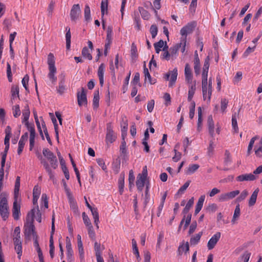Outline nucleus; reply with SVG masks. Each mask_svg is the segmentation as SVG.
Here are the masks:
<instances>
[{
    "label": "nucleus",
    "mask_w": 262,
    "mask_h": 262,
    "mask_svg": "<svg viewBox=\"0 0 262 262\" xmlns=\"http://www.w3.org/2000/svg\"><path fill=\"white\" fill-rule=\"evenodd\" d=\"M13 115L15 118H17L20 115V110L19 105H14L12 108Z\"/></svg>",
    "instance_id": "6e6d98bb"
},
{
    "label": "nucleus",
    "mask_w": 262,
    "mask_h": 262,
    "mask_svg": "<svg viewBox=\"0 0 262 262\" xmlns=\"http://www.w3.org/2000/svg\"><path fill=\"white\" fill-rule=\"evenodd\" d=\"M77 100L79 106L87 104L86 92L83 88H82L81 92L80 93L79 92L77 93Z\"/></svg>",
    "instance_id": "ddd939ff"
},
{
    "label": "nucleus",
    "mask_w": 262,
    "mask_h": 262,
    "mask_svg": "<svg viewBox=\"0 0 262 262\" xmlns=\"http://www.w3.org/2000/svg\"><path fill=\"white\" fill-rule=\"evenodd\" d=\"M221 233L217 232L209 240L207 243V248L209 250H211L215 247L221 237Z\"/></svg>",
    "instance_id": "9b49d317"
},
{
    "label": "nucleus",
    "mask_w": 262,
    "mask_h": 262,
    "mask_svg": "<svg viewBox=\"0 0 262 262\" xmlns=\"http://www.w3.org/2000/svg\"><path fill=\"white\" fill-rule=\"evenodd\" d=\"M105 70V66L103 63H101L98 69V76L99 79L100 85L102 86L104 83V73Z\"/></svg>",
    "instance_id": "4be33fe9"
},
{
    "label": "nucleus",
    "mask_w": 262,
    "mask_h": 262,
    "mask_svg": "<svg viewBox=\"0 0 262 262\" xmlns=\"http://www.w3.org/2000/svg\"><path fill=\"white\" fill-rule=\"evenodd\" d=\"M188 100L191 101L196 90V81L194 80L191 83H188Z\"/></svg>",
    "instance_id": "412c9836"
},
{
    "label": "nucleus",
    "mask_w": 262,
    "mask_h": 262,
    "mask_svg": "<svg viewBox=\"0 0 262 262\" xmlns=\"http://www.w3.org/2000/svg\"><path fill=\"white\" fill-rule=\"evenodd\" d=\"M41 163L43 165L46 172L48 173L50 179L52 180L53 183H55L56 182V179L55 178L54 172L51 169L49 163L45 159L42 160Z\"/></svg>",
    "instance_id": "f8f14e48"
},
{
    "label": "nucleus",
    "mask_w": 262,
    "mask_h": 262,
    "mask_svg": "<svg viewBox=\"0 0 262 262\" xmlns=\"http://www.w3.org/2000/svg\"><path fill=\"white\" fill-rule=\"evenodd\" d=\"M178 76V70L174 68L173 70L169 71L165 75V78L166 80H170L169 86L171 87L175 83Z\"/></svg>",
    "instance_id": "1a4fd4ad"
},
{
    "label": "nucleus",
    "mask_w": 262,
    "mask_h": 262,
    "mask_svg": "<svg viewBox=\"0 0 262 262\" xmlns=\"http://www.w3.org/2000/svg\"><path fill=\"white\" fill-rule=\"evenodd\" d=\"M0 214L4 221L8 219L9 215L7 199L3 193L0 194Z\"/></svg>",
    "instance_id": "7ed1b4c3"
},
{
    "label": "nucleus",
    "mask_w": 262,
    "mask_h": 262,
    "mask_svg": "<svg viewBox=\"0 0 262 262\" xmlns=\"http://www.w3.org/2000/svg\"><path fill=\"white\" fill-rule=\"evenodd\" d=\"M124 186V175L121 174L118 180V187L120 193L122 194Z\"/></svg>",
    "instance_id": "e433bc0d"
},
{
    "label": "nucleus",
    "mask_w": 262,
    "mask_h": 262,
    "mask_svg": "<svg viewBox=\"0 0 262 262\" xmlns=\"http://www.w3.org/2000/svg\"><path fill=\"white\" fill-rule=\"evenodd\" d=\"M147 177V166H145L143 168L142 173H139L137 177L136 181V186L139 191H142L144 186L146 179Z\"/></svg>",
    "instance_id": "39448f33"
},
{
    "label": "nucleus",
    "mask_w": 262,
    "mask_h": 262,
    "mask_svg": "<svg viewBox=\"0 0 262 262\" xmlns=\"http://www.w3.org/2000/svg\"><path fill=\"white\" fill-rule=\"evenodd\" d=\"M108 7V3L106 0H102L101 3V12L102 17H103L105 11L107 13Z\"/></svg>",
    "instance_id": "a18cd8bd"
},
{
    "label": "nucleus",
    "mask_w": 262,
    "mask_h": 262,
    "mask_svg": "<svg viewBox=\"0 0 262 262\" xmlns=\"http://www.w3.org/2000/svg\"><path fill=\"white\" fill-rule=\"evenodd\" d=\"M84 18L86 21H89L91 19L90 8L88 5H86L84 8Z\"/></svg>",
    "instance_id": "864d4df0"
},
{
    "label": "nucleus",
    "mask_w": 262,
    "mask_h": 262,
    "mask_svg": "<svg viewBox=\"0 0 262 262\" xmlns=\"http://www.w3.org/2000/svg\"><path fill=\"white\" fill-rule=\"evenodd\" d=\"M194 203V199L193 198H191L188 201L187 203L186 204L185 208L183 209V213L185 214H186L188 213L189 210L192 206Z\"/></svg>",
    "instance_id": "ea45409f"
},
{
    "label": "nucleus",
    "mask_w": 262,
    "mask_h": 262,
    "mask_svg": "<svg viewBox=\"0 0 262 262\" xmlns=\"http://www.w3.org/2000/svg\"><path fill=\"white\" fill-rule=\"evenodd\" d=\"M113 27L108 26L107 29V35H106V40L107 41V44L106 46H110L112 43V38H113Z\"/></svg>",
    "instance_id": "7c9ffc66"
},
{
    "label": "nucleus",
    "mask_w": 262,
    "mask_h": 262,
    "mask_svg": "<svg viewBox=\"0 0 262 262\" xmlns=\"http://www.w3.org/2000/svg\"><path fill=\"white\" fill-rule=\"evenodd\" d=\"M132 244L133 246V251L134 254H135L137 256V258H138L140 257L139 252L138 251V249L137 247V242L135 239H132Z\"/></svg>",
    "instance_id": "8fccbe9b"
},
{
    "label": "nucleus",
    "mask_w": 262,
    "mask_h": 262,
    "mask_svg": "<svg viewBox=\"0 0 262 262\" xmlns=\"http://www.w3.org/2000/svg\"><path fill=\"white\" fill-rule=\"evenodd\" d=\"M258 138V137L257 136H255V137H254L251 139L250 142L249 143V145H248V149H247V155H250L251 150L253 148V144L254 143V142Z\"/></svg>",
    "instance_id": "09e8293b"
},
{
    "label": "nucleus",
    "mask_w": 262,
    "mask_h": 262,
    "mask_svg": "<svg viewBox=\"0 0 262 262\" xmlns=\"http://www.w3.org/2000/svg\"><path fill=\"white\" fill-rule=\"evenodd\" d=\"M20 177L17 176L16 178L15 186H14V197L16 199L19 195V191L20 187Z\"/></svg>",
    "instance_id": "2f4dec72"
},
{
    "label": "nucleus",
    "mask_w": 262,
    "mask_h": 262,
    "mask_svg": "<svg viewBox=\"0 0 262 262\" xmlns=\"http://www.w3.org/2000/svg\"><path fill=\"white\" fill-rule=\"evenodd\" d=\"M64 78H63L59 82V86L57 89V92L58 93H59L60 94H62L66 90V86L64 85Z\"/></svg>",
    "instance_id": "3c124183"
},
{
    "label": "nucleus",
    "mask_w": 262,
    "mask_h": 262,
    "mask_svg": "<svg viewBox=\"0 0 262 262\" xmlns=\"http://www.w3.org/2000/svg\"><path fill=\"white\" fill-rule=\"evenodd\" d=\"M259 192V189L256 188L254 192L252 193L249 201V206H253L256 201L257 195Z\"/></svg>",
    "instance_id": "cd10ccee"
},
{
    "label": "nucleus",
    "mask_w": 262,
    "mask_h": 262,
    "mask_svg": "<svg viewBox=\"0 0 262 262\" xmlns=\"http://www.w3.org/2000/svg\"><path fill=\"white\" fill-rule=\"evenodd\" d=\"M148 3L149 5L151 7V9L154 10L155 14L157 15L158 13V12L157 10H159L161 8L160 2L157 1L155 0L153 3L154 6H152V5L150 2H148Z\"/></svg>",
    "instance_id": "c03bdc74"
},
{
    "label": "nucleus",
    "mask_w": 262,
    "mask_h": 262,
    "mask_svg": "<svg viewBox=\"0 0 262 262\" xmlns=\"http://www.w3.org/2000/svg\"><path fill=\"white\" fill-rule=\"evenodd\" d=\"M205 198V195H201L197 202L195 209V214H197L201 210Z\"/></svg>",
    "instance_id": "bb28decb"
},
{
    "label": "nucleus",
    "mask_w": 262,
    "mask_h": 262,
    "mask_svg": "<svg viewBox=\"0 0 262 262\" xmlns=\"http://www.w3.org/2000/svg\"><path fill=\"white\" fill-rule=\"evenodd\" d=\"M70 17L71 20L76 22L81 16V9L79 4H74L70 11Z\"/></svg>",
    "instance_id": "0eeeda50"
},
{
    "label": "nucleus",
    "mask_w": 262,
    "mask_h": 262,
    "mask_svg": "<svg viewBox=\"0 0 262 262\" xmlns=\"http://www.w3.org/2000/svg\"><path fill=\"white\" fill-rule=\"evenodd\" d=\"M55 217L54 215H53L52 218V226H51V235L50 237V243H54L53 242V235L55 232Z\"/></svg>",
    "instance_id": "de8ad7c7"
},
{
    "label": "nucleus",
    "mask_w": 262,
    "mask_h": 262,
    "mask_svg": "<svg viewBox=\"0 0 262 262\" xmlns=\"http://www.w3.org/2000/svg\"><path fill=\"white\" fill-rule=\"evenodd\" d=\"M254 150L256 156L258 158H262V144H260L258 147H255Z\"/></svg>",
    "instance_id": "338daca9"
},
{
    "label": "nucleus",
    "mask_w": 262,
    "mask_h": 262,
    "mask_svg": "<svg viewBox=\"0 0 262 262\" xmlns=\"http://www.w3.org/2000/svg\"><path fill=\"white\" fill-rule=\"evenodd\" d=\"M231 157L229 151L226 150L225 152L224 164L228 166L231 163Z\"/></svg>",
    "instance_id": "603ef678"
},
{
    "label": "nucleus",
    "mask_w": 262,
    "mask_h": 262,
    "mask_svg": "<svg viewBox=\"0 0 262 262\" xmlns=\"http://www.w3.org/2000/svg\"><path fill=\"white\" fill-rule=\"evenodd\" d=\"M41 189L38 185H35L33 190V196L39 197Z\"/></svg>",
    "instance_id": "774afa93"
},
{
    "label": "nucleus",
    "mask_w": 262,
    "mask_h": 262,
    "mask_svg": "<svg viewBox=\"0 0 262 262\" xmlns=\"http://www.w3.org/2000/svg\"><path fill=\"white\" fill-rule=\"evenodd\" d=\"M139 11L142 17L145 20H148L150 17V14L147 11L145 10L143 7H139Z\"/></svg>",
    "instance_id": "37998d69"
},
{
    "label": "nucleus",
    "mask_w": 262,
    "mask_h": 262,
    "mask_svg": "<svg viewBox=\"0 0 262 262\" xmlns=\"http://www.w3.org/2000/svg\"><path fill=\"white\" fill-rule=\"evenodd\" d=\"M99 91H96L94 93V98L93 100V106L94 110H96L99 107Z\"/></svg>",
    "instance_id": "c756f323"
},
{
    "label": "nucleus",
    "mask_w": 262,
    "mask_h": 262,
    "mask_svg": "<svg viewBox=\"0 0 262 262\" xmlns=\"http://www.w3.org/2000/svg\"><path fill=\"white\" fill-rule=\"evenodd\" d=\"M116 136L114 132L106 133V142L110 143H113L115 141Z\"/></svg>",
    "instance_id": "a19ab883"
},
{
    "label": "nucleus",
    "mask_w": 262,
    "mask_h": 262,
    "mask_svg": "<svg viewBox=\"0 0 262 262\" xmlns=\"http://www.w3.org/2000/svg\"><path fill=\"white\" fill-rule=\"evenodd\" d=\"M30 112L29 106L26 105V106H25V108L23 111V119L22 120V122L25 123V125L27 127V128H28L29 127H30V126H33L32 125H31L28 122V120H29V118L30 117Z\"/></svg>",
    "instance_id": "f3484780"
},
{
    "label": "nucleus",
    "mask_w": 262,
    "mask_h": 262,
    "mask_svg": "<svg viewBox=\"0 0 262 262\" xmlns=\"http://www.w3.org/2000/svg\"><path fill=\"white\" fill-rule=\"evenodd\" d=\"M7 76L9 82L12 81V74L11 72V66L9 62L7 63Z\"/></svg>",
    "instance_id": "052dcab7"
},
{
    "label": "nucleus",
    "mask_w": 262,
    "mask_h": 262,
    "mask_svg": "<svg viewBox=\"0 0 262 262\" xmlns=\"http://www.w3.org/2000/svg\"><path fill=\"white\" fill-rule=\"evenodd\" d=\"M190 183H191L190 180L187 181V182L182 186H181L179 188V189L178 190V191L177 193V194L180 195V194H183L184 192V191L186 190V189L188 187Z\"/></svg>",
    "instance_id": "49530a36"
},
{
    "label": "nucleus",
    "mask_w": 262,
    "mask_h": 262,
    "mask_svg": "<svg viewBox=\"0 0 262 262\" xmlns=\"http://www.w3.org/2000/svg\"><path fill=\"white\" fill-rule=\"evenodd\" d=\"M84 199L85 200L86 205L90 209V210H91L92 214L93 215V219L94 220V224H95L97 228H99L98 223L99 222V214H98L97 209L96 208L92 207L90 205V204L87 201V200L85 197H84Z\"/></svg>",
    "instance_id": "9d476101"
},
{
    "label": "nucleus",
    "mask_w": 262,
    "mask_h": 262,
    "mask_svg": "<svg viewBox=\"0 0 262 262\" xmlns=\"http://www.w3.org/2000/svg\"><path fill=\"white\" fill-rule=\"evenodd\" d=\"M104 249V247L102 246L101 248V244L97 242H95L94 244V250L95 252V255L96 257L101 256V252Z\"/></svg>",
    "instance_id": "c85d7f7f"
},
{
    "label": "nucleus",
    "mask_w": 262,
    "mask_h": 262,
    "mask_svg": "<svg viewBox=\"0 0 262 262\" xmlns=\"http://www.w3.org/2000/svg\"><path fill=\"white\" fill-rule=\"evenodd\" d=\"M189 250V246L188 242L185 244L184 243H182L179 247L178 249V253L179 255L182 254L183 252L186 253Z\"/></svg>",
    "instance_id": "a878e982"
},
{
    "label": "nucleus",
    "mask_w": 262,
    "mask_h": 262,
    "mask_svg": "<svg viewBox=\"0 0 262 262\" xmlns=\"http://www.w3.org/2000/svg\"><path fill=\"white\" fill-rule=\"evenodd\" d=\"M42 154L49 161L51 166L54 169H56L58 167V161L54 153L48 148H44Z\"/></svg>",
    "instance_id": "20e7f679"
},
{
    "label": "nucleus",
    "mask_w": 262,
    "mask_h": 262,
    "mask_svg": "<svg viewBox=\"0 0 262 262\" xmlns=\"http://www.w3.org/2000/svg\"><path fill=\"white\" fill-rule=\"evenodd\" d=\"M196 26V23L192 21L187 24L183 27L180 30V34L182 36V38H185L188 34L191 33Z\"/></svg>",
    "instance_id": "6e6552de"
},
{
    "label": "nucleus",
    "mask_w": 262,
    "mask_h": 262,
    "mask_svg": "<svg viewBox=\"0 0 262 262\" xmlns=\"http://www.w3.org/2000/svg\"><path fill=\"white\" fill-rule=\"evenodd\" d=\"M202 93L204 100L210 101L213 89H211L210 94L209 93V87L208 85L207 78H202Z\"/></svg>",
    "instance_id": "423d86ee"
},
{
    "label": "nucleus",
    "mask_w": 262,
    "mask_h": 262,
    "mask_svg": "<svg viewBox=\"0 0 262 262\" xmlns=\"http://www.w3.org/2000/svg\"><path fill=\"white\" fill-rule=\"evenodd\" d=\"M127 126L128 124L126 121H122V122L121 123L122 136L123 137V138L124 137V136L126 134V132L127 130Z\"/></svg>",
    "instance_id": "680f3d73"
},
{
    "label": "nucleus",
    "mask_w": 262,
    "mask_h": 262,
    "mask_svg": "<svg viewBox=\"0 0 262 262\" xmlns=\"http://www.w3.org/2000/svg\"><path fill=\"white\" fill-rule=\"evenodd\" d=\"M47 62L49 66V70L48 76L53 83H55L57 80V78L55 76V74L56 73V68L55 66V61L54 56L51 53H49L48 56Z\"/></svg>",
    "instance_id": "f03ea898"
},
{
    "label": "nucleus",
    "mask_w": 262,
    "mask_h": 262,
    "mask_svg": "<svg viewBox=\"0 0 262 262\" xmlns=\"http://www.w3.org/2000/svg\"><path fill=\"white\" fill-rule=\"evenodd\" d=\"M28 138V133H25L24 134H23L20 140L18 142V147L17 149V154L20 155L24 149V146L25 145L26 142L27 141Z\"/></svg>",
    "instance_id": "dca6fc26"
},
{
    "label": "nucleus",
    "mask_w": 262,
    "mask_h": 262,
    "mask_svg": "<svg viewBox=\"0 0 262 262\" xmlns=\"http://www.w3.org/2000/svg\"><path fill=\"white\" fill-rule=\"evenodd\" d=\"M20 206L17 203V200H16L13 202V208H12V215L14 219L15 220H18L19 217V214L20 213Z\"/></svg>",
    "instance_id": "a211bd4d"
},
{
    "label": "nucleus",
    "mask_w": 262,
    "mask_h": 262,
    "mask_svg": "<svg viewBox=\"0 0 262 262\" xmlns=\"http://www.w3.org/2000/svg\"><path fill=\"white\" fill-rule=\"evenodd\" d=\"M90 50H89L87 47H84L81 52V54L82 56L84 58H87L88 59L91 60L92 59V56L91 55V52Z\"/></svg>",
    "instance_id": "473e14b6"
},
{
    "label": "nucleus",
    "mask_w": 262,
    "mask_h": 262,
    "mask_svg": "<svg viewBox=\"0 0 262 262\" xmlns=\"http://www.w3.org/2000/svg\"><path fill=\"white\" fill-rule=\"evenodd\" d=\"M14 249L18 255V258L20 259L22 255V244H14Z\"/></svg>",
    "instance_id": "bf43d9fd"
},
{
    "label": "nucleus",
    "mask_w": 262,
    "mask_h": 262,
    "mask_svg": "<svg viewBox=\"0 0 262 262\" xmlns=\"http://www.w3.org/2000/svg\"><path fill=\"white\" fill-rule=\"evenodd\" d=\"M130 52H131L130 54H131L132 58L133 59L136 58L138 56L137 49V47L134 43H133L132 44Z\"/></svg>",
    "instance_id": "13d9d810"
},
{
    "label": "nucleus",
    "mask_w": 262,
    "mask_h": 262,
    "mask_svg": "<svg viewBox=\"0 0 262 262\" xmlns=\"http://www.w3.org/2000/svg\"><path fill=\"white\" fill-rule=\"evenodd\" d=\"M41 124H42V128L43 129V132H44L45 135L46 136V139H47L48 143L50 145H52V141H51V138H50V137L49 136V135L48 134L47 127H46L45 123V122L43 121H42Z\"/></svg>",
    "instance_id": "5fc2aeb1"
},
{
    "label": "nucleus",
    "mask_w": 262,
    "mask_h": 262,
    "mask_svg": "<svg viewBox=\"0 0 262 262\" xmlns=\"http://www.w3.org/2000/svg\"><path fill=\"white\" fill-rule=\"evenodd\" d=\"M179 49V45H176L173 47H171L169 50L170 55L172 57H176L178 53V51Z\"/></svg>",
    "instance_id": "4d7b16f0"
},
{
    "label": "nucleus",
    "mask_w": 262,
    "mask_h": 262,
    "mask_svg": "<svg viewBox=\"0 0 262 262\" xmlns=\"http://www.w3.org/2000/svg\"><path fill=\"white\" fill-rule=\"evenodd\" d=\"M150 32L152 38H154L157 35L158 28L156 25H152L150 28Z\"/></svg>",
    "instance_id": "0e129e2a"
},
{
    "label": "nucleus",
    "mask_w": 262,
    "mask_h": 262,
    "mask_svg": "<svg viewBox=\"0 0 262 262\" xmlns=\"http://www.w3.org/2000/svg\"><path fill=\"white\" fill-rule=\"evenodd\" d=\"M11 94L12 97H15L17 96L19 97V87L18 85H12L11 90Z\"/></svg>",
    "instance_id": "e2e57ef3"
},
{
    "label": "nucleus",
    "mask_w": 262,
    "mask_h": 262,
    "mask_svg": "<svg viewBox=\"0 0 262 262\" xmlns=\"http://www.w3.org/2000/svg\"><path fill=\"white\" fill-rule=\"evenodd\" d=\"M35 209H32L29 212L27 216V223L24 226V234L26 238L30 239L31 236L32 235L33 237L37 236L35 232V227L33 225V218L35 215Z\"/></svg>",
    "instance_id": "f257e3e1"
},
{
    "label": "nucleus",
    "mask_w": 262,
    "mask_h": 262,
    "mask_svg": "<svg viewBox=\"0 0 262 262\" xmlns=\"http://www.w3.org/2000/svg\"><path fill=\"white\" fill-rule=\"evenodd\" d=\"M202 108L201 107H198V126L197 130L198 132H200L202 129Z\"/></svg>",
    "instance_id": "f704fd0d"
},
{
    "label": "nucleus",
    "mask_w": 262,
    "mask_h": 262,
    "mask_svg": "<svg viewBox=\"0 0 262 262\" xmlns=\"http://www.w3.org/2000/svg\"><path fill=\"white\" fill-rule=\"evenodd\" d=\"M256 177L252 173H246L241 174L236 178V180L238 182L252 181L256 179Z\"/></svg>",
    "instance_id": "4468645a"
},
{
    "label": "nucleus",
    "mask_w": 262,
    "mask_h": 262,
    "mask_svg": "<svg viewBox=\"0 0 262 262\" xmlns=\"http://www.w3.org/2000/svg\"><path fill=\"white\" fill-rule=\"evenodd\" d=\"M30 132V150H31L34 147L35 138V130L34 126H30L28 128Z\"/></svg>",
    "instance_id": "6ab92c4d"
},
{
    "label": "nucleus",
    "mask_w": 262,
    "mask_h": 262,
    "mask_svg": "<svg viewBox=\"0 0 262 262\" xmlns=\"http://www.w3.org/2000/svg\"><path fill=\"white\" fill-rule=\"evenodd\" d=\"M238 114L236 113L233 114L232 116V126L233 129H234L235 132H237L238 130L237 123V117Z\"/></svg>",
    "instance_id": "79ce46f5"
},
{
    "label": "nucleus",
    "mask_w": 262,
    "mask_h": 262,
    "mask_svg": "<svg viewBox=\"0 0 262 262\" xmlns=\"http://www.w3.org/2000/svg\"><path fill=\"white\" fill-rule=\"evenodd\" d=\"M199 167V165L196 164L190 165L189 167L187 168V169L186 170L185 172L187 174H192L198 170Z\"/></svg>",
    "instance_id": "4c0bfd02"
},
{
    "label": "nucleus",
    "mask_w": 262,
    "mask_h": 262,
    "mask_svg": "<svg viewBox=\"0 0 262 262\" xmlns=\"http://www.w3.org/2000/svg\"><path fill=\"white\" fill-rule=\"evenodd\" d=\"M200 62L198 56L197 51H195L194 53V72L196 75L200 74Z\"/></svg>",
    "instance_id": "393cba45"
},
{
    "label": "nucleus",
    "mask_w": 262,
    "mask_h": 262,
    "mask_svg": "<svg viewBox=\"0 0 262 262\" xmlns=\"http://www.w3.org/2000/svg\"><path fill=\"white\" fill-rule=\"evenodd\" d=\"M207 125L209 130V134L213 137L214 135V124L212 116L211 115H209L207 118Z\"/></svg>",
    "instance_id": "b1692460"
},
{
    "label": "nucleus",
    "mask_w": 262,
    "mask_h": 262,
    "mask_svg": "<svg viewBox=\"0 0 262 262\" xmlns=\"http://www.w3.org/2000/svg\"><path fill=\"white\" fill-rule=\"evenodd\" d=\"M88 227V234L90 237V238L92 240L95 239V233L94 230L93 226H90Z\"/></svg>",
    "instance_id": "69168bd1"
},
{
    "label": "nucleus",
    "mask_w": 262,
    "mask_h": 262,
    "mask_svg": "<svg viewBox=\"0 0 262 262\" xmlns=\"http://www.w3.org/2000/svg\"><path fill=\"white\" fill-rule=\"evenodd\" d=\"M241 214V210L239 208V205L238 204L236 206L233 214V218L231 222L233 224H235L236 220L239 217Z\"/></svg>",
    "instance_id": "58836bf2"
},
{
    "label": "nucleus",
    "mask_w": 262,
    "mask_h": 262,
    "mask_svg": "<svg viewBox=\"0 0 262 262\" xmlns=\"http://www.w3.org/2000/svg\"><path fill=\"white\" fill-rule=\"evenodd\" d=\"M184 74L185 80L187 83H191L192 81V74L190 67L188 63H186L185 67Z\"/></svg>",
    "instance_id": "2eb2a0df"
},
{
    "label": "nucleus",
    "mask_w": 262,
    "mask_h": 262,
    "mask_svg": "<svg viewBox=\"0 0 262 262\" xmlns=\"http://www.w3.org/2000/svg\"><path fill=\"white\" fill-rule=\"evenodd\" d=\"M66 249H67V255L68 260L71 261L72 260V256L73 251L72 248V245L70 239L69 237H66Z\"/></svg>",
    "instance_id": "aec40b11"
},
{
    "label": "nucleus",
    "mask_w": 262,
    "mask_h": 262,
    "mask_svg": "<svg viewBox=\"0 0 262 262\" xmlns=\"http://www.w3.org/2000/svg\"><path fill=\"white\" fill-rule=\"evenodd\" d=\"M209 57L207 56L204 61L203 68V72L202 74V78H207L208 77V72L209 68Z\"/></svg>",
    "instance_id": "5701e85b"
},
{
    "label": "nucleus",
    "mask_w": 262,
    "mask_h": 262,
    "mask_svg": "<svg viewBox=\"0 0 262 262\" xmlns=\"http://www.w3.org/2000/svg\"><path fill=\"white\" fill-rule=\"evenodd\" d=\"M144 74L145 76V80H146L147 78L149 82L151 84H155L156 83V79H152L151 76L148 72V69L146 68L145 64L144 66Z\"/></svg>",
    "instance_id": "72a5a7b5"
},
{
    "label": "nucleus",
    "mask_w": 262,
    "mask_h": 262,
    "mask_svg": "<svg viewBox=\"0 0 262 262\" xmlns=\"http://www.w3.org/2000/svg\"><path fill=\"white\" fill-rule=\"evenodd\" d=\"M203 234L202 232H200L194 236L191 237L190 243L191 245H196L200 240V238Z\"/></svg>",
    "instance_id": "c9c22d12"
}]
</instances>
